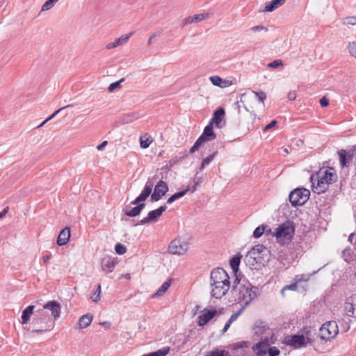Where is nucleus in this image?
Segmentation results:
<instances>
[{
  "label": "nucleus",
  "instance_id": "nucleus-1",
  "mask_svg": "<svg viewBox=\"0 0 356 356\" xmlns=\"http://www.w3.org/2000/svg\"><path fill=\"white\" fill-rule=\"evenodd\" d=\"M232 290L238 293L237 300L243 302L245 307L248 305L257 296V287L252 286L248 282L240 283L238 275H236L233 282Z\"/></svg>",
  "mask_w": 356,
  "mask_h": 356
},
{
  "label": "nucleus",
  "instance_id": "nucleus-2",
  "mask_svg": "<svg viewBox=\"0 0 356 356\" xmlns=\"http://www.w3.org/2000/svg\"><path fill=\"white\" fill-rule=\"evenodd\" d=\"M152 186L153 183L148 180L140 194L131 202V204H134L136 206L132 207L130 205H127L123 209V211L126 216L129 217H136L140 215L141 211L145 207V203H144V201L146 200L152 193Z\"/></svg>",
  "mask_w": 356,
  "mask_h": 356
},
{
  "label": "nucleus",
  "instance_id": "nucleus-3",
  "mask_svg": "<svg viewBox=\"0 0 356 356\" xmlns=\"http://www.w3.org/2000/svg\"><path fill=\"white\" fill-rule=\"evenodd\" d=\"M295 233V227L292 221L286 220L280 225L275 229L274 236L279 242L285 243L291 241Z\"/></svg>",
  "mask_w": 356,
  "mask_h": 356
},
{
  "label": "nucleus",
  "instance_id": "nucleus-4",
  "mask_svg": "<svg viewBox=\"0 0 356 356\" xmlns=\"http://www.w3.org/2000/svg\"><path fill=\"white\" fill-rule=\"evenodd\" d=\"M272 342L270 341V339L268 337H265L261 339L260 341L254 344L252 349L255 354V356H266L267 353H268V356H277L280 355V350L275 347H270V345Z\"/></svg>",
  "mask_w": 356,
  "mask_h": 356
},
{
  "label": "nucleus",
  "instance_id": "nucleus-5",
  "mask_svg": "<svg viewBox=\"0 0 356 356\" xmlns=\"http://www.w3.org/2000/svg\"><path fill=\"white\" fill-rule=\"evenodd\" d=\"M310 191L306 188H296L292 191L289 196L292 206H302L309 200Z\"/></svg>",
  "mask_w": 356,
  "mask_h": 356
},
{
  "label": "nucleus",
  "instance_id": "nucleus-6",
  "mask_svg": "<svg viewBox=\"0 0 356 356\" xmlns=\"http://www.w3.org/2000/svg\"><path fill=\"white\" fill-rule=\"evenodd\" d=\"M339 329L336 321H327L323 323L319 329V337L325 341L334 339L338 334Z\"/></svg>",
  "mask_w": 356,
  "mask_h": 356
},
{
  "label": "nucleus",
  "instance_id": "nucleus-7",
  "mask_svg": "<svg viewBox=\"0 0 356 356\" xmlns=\"http://www.w3.org/2000/svg\"><path fill=\"white\" fill-rule=\"evenodd\" d=\"M188 248L186 241L180 238H175L172 241L168 246V252L170 254L182 255L185 254Z\"/></svg>",
  "mask_w": 356,
  "mask_h": 356
},
{
  "label": "nucleus",
  "instance_id": "nucleus-8",
  "mask_svg": "<svg viewBox=\"0 0 356 356\" xmlns=\"http://www.w3.org/2000/svg\"><path fill=\"white\" fill-rule=\"evenodd\" d=\"M212 288L211 295L216 299H220L226 295L230 288V281L211 284Z\"/></svg>",
  "mask_w": 356,
  "mask_h": 356
},
{
  "label": "nucleus",
  "instance_id": "nucleus-9",
  "mask_svg": "<svg viewBox=\"0 0 356 356\" xmlns=\"http://www.w3.org/2000/svg\"><path fill=\"white\" fill-rule=\"evenodd\" d=\"M167 207L165 205L161 206L158 209L155 210H152L149 211L147 216L140 220L137 225H144L146 224H149L152 222H155L158 220V219L161 216L163 213L166 210Z\"/></svg>",
  "mask_w": 356,
  "mask_h": 356
},
{
  "label": "nucleus",
  "instance_id": "nucleus-10",
  "mask_svg": "<svg viewBox=\"0 0 356 356\" xmlns=\"http://www.w3.org/2000/svg\"><path fill=\"white\" fill-rule=\"evenodd\" d=\"M168 191V186L166 182L160 180L156 184L154 192L151 195L152 202H157L162 198Z\"/></svg>",
  "mask_w": 356,
  "mask_h": 356
},
{
  "label": "nucleus",
  "instance_id": "nucleus-11",
  "mask_svg": "<svg viewBox=\"0 0 356 356\" xmlns=\"http://www.w3.org/2000/svg\"><path fill=\"white\" fill-rule=\"evenodd\" d=\"M229 277L227 273L222 268H214L210 275V284L218 282H227Z\"/></svg>",
  "mask_w": 356,
  "mask_h": 356
},
{
  "label": "nucleus",
  "instance_id": "nucleus-12",
  "mask_svg": "<svg viewBox=\"0 0 356 356\" xmlns=\"http://www.w3.org/2000/svg\"><path fill=\"white\" fill-rule=\"evenodd\" d=\"M51 322V318L42 309H38L34 314L32 320V324L36 325H52L53 323L49 324Z\"/></svg>",
  "mask_w": 356,
  "mask_h": 356
},
{
  "label": "nucleus",
  "instance_id": "nucleus-13",
  "mask_svg": "<svg viewBox=\"0 0 356 356\" xmlns=\"http://www.w3.org/2000/svg\"><path fill=\"white\" fill-rule=\"evenodd\" d=\"M318 177L323 180L327 184H332L337 180L335 170L332 168L321 169L318 173Z\"/></svg>",
  "mask_w": 356,
  "mask_h": 356
},
{
  "label": "nucleus",
  "instance_id": "nucleus-14",
  "mask_svg": "<svg viewBox=\"0 0 356 356\" xmlns=\"http://www.w3.org/2000/svg\"><path fill=\"white\" fill-rule=\"evenodd\" d=\"M225 115V109L222 107L218 108L213 113L210 123L215 124L217 128L221 129L225 125L224 117Z\"/></svg>",
  "mask_w": 356,
  "mask_h": 356
},
{
  "label": "nucleus",
  "instance_id": "nucleus-15",
  "mask_svg": "<svg viewBox=\"0 0 356 356\" xmlns=\"http://www.w3.org/2000/svg\"><path fill=\"white\" fill-rule=\"evenodd\" d=\"M344 310L348 316L356 318V293L347 298Z\"/></svg>",
  "mask_w": 356,
  "mask_h": 356
},
{
  "label": "nucleus",
  "instance_id": "nucleus-16",
  "mask_svg": "<svg viewBox=\"0 0 356 356\" xmlns=\"http://www.w3.org/2000/svg\"><path fill=\"white\" fill-rule=\"evenodd\" d=\"M42 309L49 310L55 321L60 316L61 307L60 303L56 300L48 301L43 305Z\"/></svg>",
  "mask_w": 356,
  "mask_h": 356
},
{
  "label": "nucleus",
  "instance_id": "nucleus-17",
  "mask_svg": "<svg viewBox=\"0 0 356 356\" xmlns=\"http://www.w3.org/2000/svg\"><path fill=\"white\" fill-rule=\"evenodd\" d=\"M217 314L215 309H204L202 314L198 316L197 324L199 326H204L207 324Z\"/></svg>",
  "mask_w": 356,
  "mask_h": 356
},
{
  "label": "nucleus",
  "instance_id": "nucleus-18",
  "mask_svg": "<svg viewBox=\"0 0 356 356\" xmlns=\"http://www.w3.org/2000/svg\"><path fill=\"white\" fill-rule=\"evenodd\" d=\"M286 344L293 347L294 348H299L306 346V341L304 334H293L291 335V339L286 342Z\"/></svg>",
  "mask_w": 356,
  "mask_h": 356
},
{
  "label": "nucleus",
  "instance_id": "nucleus-19",
  "mask_svg": "<svg viewBox=\"0 0 356 356\" xmlns=\"http://www.w3.org/2000/svg\"><path fill=\"white\" fill-rule=\"evenodd\" d=\"M337 153L339 156L340 165L342 168L347 167L353 160V152H346L344 149H341Z\"/></svg>",
  "mask_w": 356,
  "mask_h": 356
},
{
  "label": "nucleus",
  "instance_id": "nucleus-20",
  "mask_svg": "<svg viewBox=\"0 0 356 356\" xmlns=\"http://www.w3.org/2000/svg\"><path fill=\"white\" fill-rule=\"evenodd\" d=\"M70 237V227H66L64 229H63L58 234L56 241L58 245L62 246L65 245L69 241Z\"/></svg>",
  "mask_w": 356,
  "mask_h": 356
},
{
  "label": "nucleus",
  "instance_id": "nucleus-21",
  "mask_svg": "<svg viewBox=\"0 0 356 356\" xmlns=\"http://www.w3.org/2000/svg\"><path fill=\"white\" fill-rule=\"evenodd\" d=\"M266 251H267V249L263 245H257L252 248L248 254L258 262V260L261 258V254H263V252Z\"/></svg>",
  "mask_w": 356,
  "mask_h": 356
},
{
  "label": "nucleus",
  "instance_id": "nucleus-22",
  "mask_svg": "<svg viewBox=\"0 0 356 356\" xmlns=\"http://www.w3.org/2000/svg\"><path fill=\"white\" fill-rule=\"evenodd\" d=\"M116 265V261L111 257H105L102 260V268L106 273H111Z\"/></svg>",
  "mask_w": 356,
  "mask_h": 356
},
{
  "label": "nucleus",
  "instance_id": "nucleus-23",
  "mask_svg": "<svg viewBox=\"0 0 356 356\" xmlns=\"http://www.w3.org/2000/svg\"><path fill=\"white\" fill-rule=\"evenodd\" d=\"M207 142L216 138V136L213 131V125L212 123L209 124L204 129L203 133L200 136Z\"/></svg>",
  "mask_w": 356,
  "mask_h": 356
},
{
  "label": "nucleus",
  "instance_id": "nucleus-24",
  "mask_svg": "<svg viewBox=\"0 0 356 356\" xmlns=\"http://www.w3.org/2000/svg\"><path fill=\"white\" fill-rule=\"evenodd\" d=\"M286 0H273L266 3L265 7L261 11L273 12L285 3Z\"/></svg>",
  "mask_w": 356,
  "mask_h": 356
},
{
  "label": "nucleus",
  "instance_id": "nucleus-25",
  "mask_svg": "<svg viewBox=\"0 0 356 356\" xmlns=\"http://www.w3.org/2000/svg\"><path fill=\"white\" fill-rule=\"evenodd\" d=\"M34 305L28 306L22 314V324H27L34 312Z\"/></svg>",
  "mask_w": 356,
  "mask_h": 356
},
{
  "label": "nucleus",
  "instance_id": "nucleus-26",
  "mask_svg": "<svg viewBox=\"0 0 356 356\" xmlns=\"http://www.w3.org/2000/svg\"><path fill=\"white\" fill-rule=\"evenodd\" d=\"M92 321V315L86 314L81 316L79 320V328L83 329L88 327Z\"/></svg>",
  "mask_w": 356,
  "mask_h": 356
},
{
  "label": "nucleus",
  "instance_id": "nucleus-27",
  "mask_svg": "<svg viewBox=\"0 0 356 356\" xmlns=\"http://www.w3.org/2000/svg\"><path fill=\"white\" fill-rule=\"evenodd\" d=\"M139 117H140L139 113H136V112H131V113L123 114L121 116L120 120H121L122 123L128 124V123H130V122L138 119Z\"/></svg>",
  "mask_w": 356,
  "mask_h": 356
},
{
  "label": "nucleus",
  "instance_id": "nucleus-28",
  "mask_svg": "<svg viewBox=\"0 0 356 356\" xmlns=\"http://www.w3.org/2000/svg\"><path fill=\"white\" fill-rule=\"evenodd\" d=\"M241 258L242 255L240 254H237L232 257L229 261L230 266L235 274H236L237 272L238 271V268Z\"/></svg>",
  "mask_w": 356,
  "mask_h": 356
},
{
  "label": "nucleus",
  "instance_id": "nucleus-29",
  "mask_svg": "<svg viewBox=\"0 0 356 356\" xmlns=\"http://www.w3.org/2000/svg\"><path fill=\"white\" fill-rule=\"evenodd\" d=\"M190 190H191V188L189 186H188L186 189L173 194L167 200V203L172 204L175 200L184 197L187 193V192H188Z\"/></svg>",
  "mask_w": 356,
  "mask_h": 356
},
{
  "label": "nucleus",
  "instance_id": "nucleus-30",
  "mask_svg": "<svg viewBox=\"0 0 356 356\" xmlns=\"http://www.w3.org/2000/svg\"><path fill=\"white\" fill-rule=\"evenodd\" d=\"M328 185L327 183H325L323 180H321L319 177H318V182L316 186H314L313 191L314 193H322L325 192L327 190Z\"/></svg>",
  "mask_w": 356,
  "mask_h": 356
},
{
  "label": "nucleus",
  "instance_id": "nucleus-31",
  "mask_svg": "<svg viewBox=\"0 0 356 356\" xmlns=\"http://www.w3.org/2000/svg\"><path fill=\"white\" fill-rule=\"evenodd\" d=\"M172 280L170 279L165 282H164L162 285L159 288L157 291L154 293L153 296H163L165 291L168 289V288L170 286Z\"/></svg>",
  "mask_w": 356,
  "mask_h": 356
},
{
  "label": "nucleus",
  "instance_id": "nucleus-32",
  "mask_svg": "<svg viewBox=\"0 0 356 356\" xmlns=\"http://www.w3.org/2000/svg\"><path fill=\"white\" fill-rule=\"evenodd\" d=\"M205 356H230V354L225 350H220L216 348L211 351L207 352Z\"/></svg>",
  "mask_w": 356,
  "mask_h": 356
},
{
  "label": "nucleus",
  "instance_id": "nucleus-33",
  "mask_svg": "<svg viewBox=\"0 0 356 356\" xmlns=\"http://www.w3.org/2000/svg\"><path fill=\"white\" fill-rule=\"evenodd\" d=\"M218 154V152L216 151L214 152L213 154L209 155L208 156H207L206 158H204L202 161V163L201 165H200V170L202 171L204 169V168L209 165V163L214 159L215 156L217 155Z\"/></svg>",
  "mask_w": 356,
  "mask_h": 356
},
{
  "label": "nucleus",
  "instance_id": "nucleus-34",
  "mask_svg": "<svg viewBox=\"0 0 356 356\" xmlns=\"http://www.w3.org/2000/svg\"><path fill=\"white\" fill-rule=\"evenodd\" d=\"M132 34L133 33H129L128 34L123 35L120 38L115 39V43L116 44V47L125 44L128 42L129 39L132 35Z\"/></svg>",
  "mask_w": 356,
  "mask_h": 356
},
{
  "label": "nucleus",
  "instance_id": "nucleus-35",
  "mask_svg": "<svg viewBox=\"0 0 356 356\" xmlns=\"http://www.w3.org/2000/svg\"><path fill=\"white\" fill-rule=\"evenodd\" d=\"M152 141V140L147 134L142 136L140 138V147L142 148L146 149L150 145Z\"/></svg>",
  "mask_w": 356,
  "mask_h": 356
},
{
  "label": "nucleus",
  "instance_id": "nucleus-36",
  "mask_svg": "<svg viewBox=\"0 0 356 356\" xmlns=\"http://www.w3.org/2000/svg\"><path fill=\"white\" fill-rule=\"evenodd\" d=\"M353 250L350 247L346 248L344 249L342 252V257L343 259L347 261L350 262L353 259Z\"/></svg>",
  "mask_w": 356,
  "mask_h": 356
},
{
  "label": "nucleus",
  "instance_id": "nucleus-37",
  "mask_svg": "<svg viewBox=\"0 0 356 356\" xmlns=\"http://www.w3.org/2000/svg\"><path fill=\"white\" fill-rule=\"evenodd\" d=\"M302 334L305 335L306 343H309L310 344H312L315 339L312 337V330L311 328H304L303 333Z\"/></svg>",
  "mask_w": 356,
  "mask_h": 356
},
{
  "label": "nucleus",
  "instance_id": "nucleus-38",
  "mask_svg": "<svg viewBox=\"0 0 356 356\" xmlns=\"http://www.w3.org/2000/svg\"><path fill=\"white\" fill-rule=\"evenodd\" d=\"M36 326H37V327L33 329L32 330V332L42 333V332H46V331L51 330L54 327V324H52V325H36Z\"/></svg>",
  "mask_w": 356,
  "mask_h": 356
},
{
  "label": "nucleus",
  "instance_id": "nucleus-39",
  "mask_svg": "<svg viewBox=\"0 0 356 356\" xmlns=\"http://www.w3.org/2000/svg\"><path fill=\"white\" fill-rule=\"evenodd\" d=\"M266 227V226H265L264 225H259V227H257L253 232V236L255 238H259V237H261L262 236V234H264V232Z\"/></svg>",
  "mask_w": 356,
  "mask_h": 356
},
{
  "label": "nucleus",
  "instance_id": "nucleus-40",
  "mask_svg": "<svg viewBox=\"0 0 356 356\" xmlns=\"http://www.w3.org/2000/svg\"><path fill=\"white\" fill-rule=\"evenodd\" d=\"M210 14L209 13H203L200 14H196L193 15V20L195 23L202 21L209 17Z\"/></svg>",
  "mask_w": 356,
  "mask_h": 356
},
{
  "label": "nucleus",
  "instance_id": "nucleus-41",
  "mask_svg": "<svg viewBox=\"0 0 356 356\" xmlns=\"http://www.w3.org/2000/svg\"><path fill=\"white\" fill-rule=\"evenodd\" d=\"M115 251L118 254L122 255L127 252V248L124 245L118 243L115 245Z\"/></svg>",
  "mask_w": 356,
  "mask_h": 356
},
{
  "label": "nucleus",
  "instance_id": "nucleus-42",
  "mask_svg": "<svg viewBox=\"0 0 356 356\" xmlns=\"http://www.w3.org/2000/svg\"><path fill=\"white\" fill-rule=\"evenodd\" d=\"M93 302H97L101 299V285L99 284L97 291L91 296Z\"/></svg>",
  "mask_w": 356,
  "mask_h": 356
},
{
  "label": "nucleus",
  "instance_id": "nucleus-43",
  "mask_svg": "<svg viewBox=\"0 0 356 356\" xmlns=\"http://www.w3.org/2000/svg\"><path fill=\"white\" fill-rule=\"evenodd\" d=\"M209 79L213 85L222 87L221 83L222 82V80L220 76H210Z\"/></svg>",
  "mask_w": 356,
  "mask_h": 356
},
{
  "label": "nucleus",
  "instance_id": "nucleus-44",
  "mask_svg": "<svg viewBox=\"0 0 356 356\" xmlns=\"http://www.w3.org/2000/svg\"><path fill=\"white\" fill-rule=\"evenodd\" d=\"M348 49L350 54L356 58V42H353L349 43L348 46Z\"/></svg>",
  "mask_w": 356,
  "mask_h": 356
},
{
  "label": "nucleus",
  "instance_id": "nucleus-45",
  "mask_svg": "<svg viewBox=\"0 0 356 356\" xmlns=\"http://www.w3.org/2000/svg\"><path fill=\"white\" fill-rule=\"evenodd\" d=\"M123 81H124V79H122L118 81H115V82L111 83L108 88V91L111 92L114 91L115 89L119 88L120 87V83Z\"/></svg>",
  "mask_w": 356,
  "mask_h": 356
},
{
  "label": "nucleus",
  "instance_id": "nucleus-46",
  "mask_svg": "<svg viewBox=\"0 0 356 356\" xmlns=\"http://www.w3.org/2000/svg\"><path fill=\"white\" fill-rule=\"evenodd\" d=\"M249 347V343L247 341L238 342L234 344L233 348L234 350L243 349Z\"/></svg>",
  "mask_w": 356,
  "mask_h": 356
},
{
  "label": "nucleus",
  "instance_id": "nucleus-47",
  "mask_svg": "<svg viewBox=\"0 0 356 356\" xmlns=\"http://www.w3.org/2000/svg\"><path fill=\"white\" fill-rule=\"evenodd\" d=\"M56 2L54 0H47L42 6V10H48L51 8Z\"/></svg>",
  "mask_w": 356,
  "mask_h": 356
},
{
  "label": "nucleus",
  "instance_id": "nucleus-48",
  "mask_svg": "<svg viewBox=\"0 0 356 356\" xmlns=\"http://www.w3.org/2000/svg\"><path fill=\"white\" fill-rule=\"evenodd\" d=\"M56 2L54 0H47L42 6V10H48L51 8Z\"/></svg>",
  "mask_w": 356,
  "mask_h": 356
},
{
  "label": "nucleus",
  "instance_id": "nucleus-49",
  "mask_svg": "<svg viewBox=\"0 0 356 356\" xmlns=\"http://www.w3.org/2000/svg\"><path fill=\"white\" fill-rule=\"evenodd\" d=\"M343 24L348 25H356V17L350 16L343 19Z\"/></svg>",
  "mask_w": 356,
  "mask_h": 356
},
{
  "label": "nucleus",
  "instance_id": "nucleus-50",
  "mask_svg": "<svg viewBox=\"0 0 356 356\" xmlns=\"http://www.w3.org/2000/svg\"><path fill=\"white\" fill-rule=\"evenodd\" d=\"M252 92L254 93L255 96L257 97L259 102L264 103V100L266 99V93L262 91L255 92L253 90Z\"/></svg>",
  "mask_w": 356,
  "mask_h": 356
},
{
  "label": "nucleus",
  "instance_id": "nucleus-51",
  "mask_svg": "<svg viewBox=\"0 0 356 356\" xmlns=\"http://www.w3.org/2000/svg\"><path fill=\"white\" fill-rule=\"evenodd\" d=\"M283 63L281 60L277 59L268 64V67L270 68H277L280 66H282Z\"/></svg>",
  "mask_w": 356,
  "mask_h": 356
},
{
  "label": "nucleus",
  "instance_id": "nucleus-52",
  "mask_svg": "<svg viewBox=\"0 0 356 356\" xmlns=\"http://www.w3.org/2000/svg\"><path fill=\"white\" fill-rule=\"evenodd\" d=\"M243 311V307L241 308L238 312L234 313L232 314L230 318H229V321L232 323L234 321H235L238 317L241 314V313Z\"/></svg>",
  "mask_w": 356,
  "mask_h": 356
},
{
  "label": "nucleus",
  "instance_id": "nucleus-53",
  "mask_svg": "<svg viewBox=\"0 0 356 356\" xmlns=\"http://www.w3.org/2000/svg\"><path fill=\"white\" fill-rule=\"evenodd\" d=\"M250 30L253 32H258V31H264L265 32H267L268 28L263 25H257V26L251 27Z\"/></svg>",
  "mask_w": 356,
  "mask_h": 356
},
{
  "label": "nucleus",
  "instance_id": "nucleus-54",
  "mask_svg": "<svg viewBox=\"0 0 356 356\" xmlns=\"http://www.w3.org/2000/svg\"><path fill=\"white\" fill-rule=\"evenodd\" d=\"M298 289V284L297 282L291 284L289 285H286L284 286L282 290L281 291V293H283L285 290H292L296 291Z\"/></svg>",
  "mask_w": 356,
  "mask_h": 356
},
{
  "label": "nucleus",
  "instance_id": "nucleus-55",
  "mask_svg": "<svg viewBox=\"0 0 356 356\" xmlns=\"http://www.w3.org/2000/svg\"><path fill=\"white\" fill-rule=\"evenodd\" d=\"M72 105H67L65 106H63L62 108H60L59 109L56 110L54 113H53L49 118L46 119V121H49L51 119H53L58 113H59L62 110L65 109V108L72 107Z\"/></svg>",
  "mask_w": 356,
  "mask_h": 356
},
{
  "label": "nucleus",
  "instance_id": "nucleus-56",
  "mask_svg": "<svg viewBox=\"0 0 356 356\" xmlns=\"http://www.w3.org/2000/svg\"><path fill=\"white\" fill-rule=\"evenodd\" d=\"M205 142H207V141L206 140H204L202 136H200L197 139V140L195 142L193 145L196 146V147L199 149L200 147V146L202 145V144Z\"/></svg>",
  "mask_w": 356,
  "mask_h": 356
},
{
  "label": "nucleus",
  "instance_id": "nucleus-57",
  "mask_svg": "<svg viewBox=\"0 0 356 356\" xmlns=\"http://www.w3.org/2000/svg\"><path fill=\"white\" fill-rule=\"evenodd\" d=\"M319 103L322 107H326L329 104V100L325 97H323L320 99Z\"/></svg>",
  "mask_w": 356,
  "mask_h": 356
},
{
  "label": "nucleus",
  "instance_id": "nucleus-58",
  "mask_svg": "<svg viewBox=\"0 0 356 356\" xmlns=\"http://www.w3.org/2000/svg\"><path fill=\"white\" fill-rule=\"evenodd\" d=\"M277 124V121L275 120H272L269 124H268L265 128H264V131H267V130H269L270 129L273 128V127L275 126V124Z\"/></svg>",
  "mask_w": 356,
  "mask_h": 356
},
{
  "label": "nucleus",
  "instance_id": "nucleus-59",
  "mask_svg": "<svg viewBox=\"0 0 356 356\" xmlns=\"http://www.w3.org/2000/svg\"><path fill=\"white\" fill-rule=\"evenodd\" d=\"M287 97H288V99H289L290 101L295 100V99H296V92H295V91H290V92L288 93Z\"/></svg>",
  "mask_w": 356,
  "mask_h": 356
},
{
  "label": "nucleus",
  "instance_id": "nucleus-60",
  "mask_svg": "<svg viewBox=\"0 0 356 356\" xmlns=\"http://www.w3.org/2000/svg\"><path fill=\"white\" fill-rule=\"evenodd\" d=\"M107 144H108V142L106 140H104L97 147V149L99 151H102L105 148V147L106 146Z\"/></svg>",
  "mask_w": 356,
  "mask_h": 356
},
{
  "label": "nucleus",
  "instance_id": "nucleus-61",
  "mask_svg": "<svg viewBox=\"0 0 356 356\" xmlns=\"http://www.w3.org/2000/svg\"><path fill=\"white\" fill-rule=\"evenodd\" d=\"M184 22V24L195 23V22L193 20V15L189 16V17L185 18Z\"/></svg>",
  "mask_w": 356,
  "mask_h": 356
},
{
  "label": "nucleus",
  "instance_id": "nucleus-62",
  "mask_svg": "<svg viewBox=\"0 0 356 356\" xmlns=\"http://www.w3.org/2000/svg\"><path fill=\"white\" fill-rule=\"evenodd\" d=\"M9 210V208L7 207L6 208H4L1 212H0V219L3 218L6 213H8Z\"/></svg>",
  "mask_w": 356,
  "mask_h": 356
},
{
  "label": "nucleus",
  "instance_id": "nucleus-63",
  "mask_svg": "<svg viewBox=\"0 0 356 356\" xmlns=\"http://www.w3.org/2000/svg\"><path fill=\"white\" fill-rule=\"evenodd\" d=\"M231 324H232V323L228 320L226 322V323H225V326H224V327H223V329L222 330V332L225 333L229 329V327H230Z\"/></svg>",
  "mask_w": 356,
  "mask_h": 356
},
{
  "label": "nucleus",
  "instance_id": "nucleus-64",
  "mask_svg": "<svg viewBox=\"0 0 356 356\" xmlns=\"http://www.w3.org/2000/svg\"><path fill=\"white\" fill-rule=\"evenodd\" d=\"M51 257V254H46V255H44V256L42 257L43 261H44V263H46V264H47V263H48V262L49 261V260H50Z\"/></svg>",
  "mask_w": 356,
  "mask_h": 356
}]
</instances>
